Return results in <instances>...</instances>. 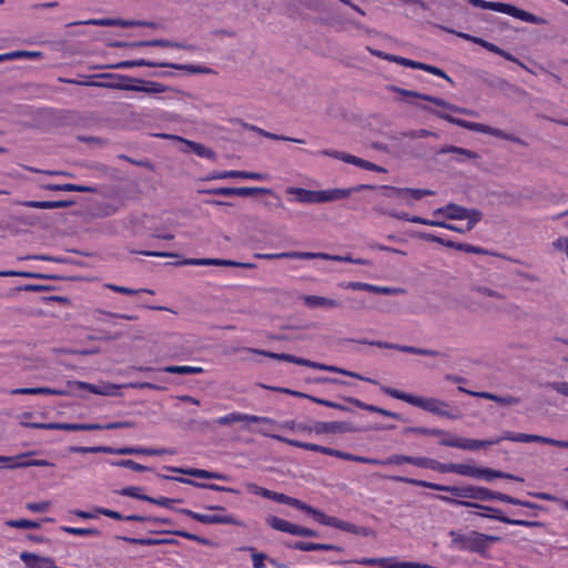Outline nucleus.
Instances as JSON below:
<instances>
[{
    "label": "nucleus",
    "mask_w": 568,
    "mask_h": 568,
    "mask_svg": "<svg viewBox=\"0 0 568 568\" xmlns=\"http://www.w3.org/2000/svg\"><path fill=\"white\" fill-rule=\"evenodd\" d=\"M387 478H389L390 480H394V481H398V483H406V484H410V485L418 486V487H424V488H429L433 490L449 493L454 497H456L455 499L460 500V501H465L464 499H475V500H481V501L496 499L499 501H504V498L506 497V494H503L499 491H493L488 488L473 486V485L463 486V487L447 486V485H440V484H435V483H430V481H426V480H422V479H414V478H408V477H403V476H388Z\"/></svg>",
    "instance_id": "f257e3e1"
},
{
    "label": "nucleus",
    "mask_w": 568,
    "mask_h": 568,
    "mask_svg": "<svg viewBox=\"0 0 568 568\" xmlns=\"http://www.w3.org/2000/svg\"><path fill=\"white\" fill-rule=\"evenodd\" d=\"M371 187H373L371 184H359L357 186L346 189L313 191L303 187L290 186L286 189V193L295 195V201H297L298 203L317 204L343 200L355 192H359L362 190H369Z\"/></svg>",
    "instance_id": "f03ea898"
},
{
    "label": "nucleus",
    "mask_w": 568,
    "mask_h": 568,
    "mask_svg": "<svg viewBox=\"0 0 568 568\" xmlns=\"http://www.w3.org/2000/svg\"><path fill=\"white\" fill-rule=\"evenodd\" d=\"M448 535L452 538L450 547L462 551L475 552L485 558L488 557L490 545L501 540L499 536L486 535L476 530L466 534L459 530H450Z\"/></svg>",
    "instance_id": "7ed1b4c3"
},
{
    "label": "nucleus",
    "mask_w": 568,
    "mask_h": 568,
    "mask_svg": "<svg viewBox=\"0 0 568 568\" xmlns=\"http://www.w3.org/2000/svg\"><path fill=\"white\" fill-rule=\"evenodd\" d=\"M382 392L393 398L406 402L415 407H418L425 412L432 413L439 417H446L450 419H455L456 416L449 412V404L447 402L440 400L435 397H422L415 396L396 388H392L388 386H382Z\"/></svg>",
    "instance_id": "20e7f679"
},
{
    "label": "nucleus",
    "mask_w": 568,
    "mask_h": 568,
    "mask_svg": "<svg viewBox=\"0 0 568 568\" xmlns=\"http://www.w3.org/2000/svg\"><path fill=\"white\" fill-rule=\"evenodd\" d=\"M135 67L171 68V69H175V70H183V71H187L190 73H200V74L215 73L214 70H212L211 68L204 67V65L178 64V63H171V62H155V61H150V60H145V59L120 61L118 63L108 64L102 68L103 69L123 70V69H130V68H135Z\"/></svg>",
    "instance_id": "39448f33"
},
{
    "label": "nucleus",
    "mask_w": 568,
    "mask_h": 568,
    "mask_svg": "<svg viewBox=\"0 0 568 568\" xmlns=\"http://www.w3.org/2000/svg\"><path fill=\"white\" fill-rule=\"evenodd\" d=\"M469 3H471L474 7L486 9V10H493L501 13L509 14L514 18H517L521 21L534 23V24H546L547 20L535 16L528 11H525L523 9H519L513 4L503 3V2H490L485 0H467Z\"/></svg>",
    "instance_id": "423d86ee"
},
{
    "label": "nucleus",
    "mask_w": 568,
    "mask_h": 568,
    "mask_svg": "<svg viewBox=\"0 0 568 568\" xmlns=\"http://www.w3.org/2000/svg\"><path fill=\"white\" fill-rule=\"evenodd\" d=\"M437 498L444 503L450 504V505H459L463 507H471L477 508L485 511H495L498 515L489 516L491 519H496L504 524H509L514 526H524V527H544V524L541 521H532V520H525V519H513L505 515H503L501 510L498 508H494L490 506L473 503V501H460L457 499H452V497L439 495Z\"/></svg>",
    "instance_id": "0eeeda50"
},
{
    "label": "nucleus",
    "mask_w": 568,
    "mask_h": 568,
    "mask_svg": "<svg viewBox=\"0 0 568 568\" xmlns=\"http://www.w3.org/2000/svg\"><path fill=\"white\" fill-rule=\"evenodd\" d=\"M424 111L437 116V118H440L449 123H453L455 125H458L460 128H464V129H467V130H470V131H475V132H480V133H486V134H489V135H493V136H496V138H500V139H504L505 136V131L500 130V129H496V128H491L489 125H486V124H483V123H476V122H469V121H466V120H463V119H458V118H455L448 113H444V112H440V111H437L433 108H429V106H426V105H422L420 106Z\"/></svg>",
    "instance_id": "6e6552de"
},
{
    "label": "nucleus",
    "mask_w": 568,
    "mask_h": 568,
    "mask_svg": "<svg viewBox=\"0 0 568 568\" xmlns=\"http://www.w3.org/2000/svg\"><path fill=\"white\" fill-rule=\"evenodd\" d=\"M454 474H458L462 476L473 477V478H484L487 481H491L495 478H506L516 480L519 483L524 481L523 477L504 473L500 470H495L491 468H480L473 465L467 464H454Z\"/></svg>",
    "instance_id": "1a4fd4ad"
},
{
    "label": "nucleus",
    "mask_w": 568,
    "mask_h": 568,
    "mask_svg": "<svg viewBox=\"0 0 568 568\" xmlns=\"http://www.w3.org/2000/svg\"><path fill=\"white\" fill-rule=\"evenodd\" d=\"M139 84H129V83H94V87L113 89V90H123V91H133V92H144L149 94H158L164 93L170 90L169 87L155 82V81H144L138 82Z\"/></svg>",
    "instance_id": "9d476101"
},
{
    "label": "nucleus",
    "mask_w": 568,
    "mask_h": 568,
    "mask_svg": "<svg viewBox=\"0 0 568 568\" xmlns=\"http://www.w3.org/2000/svg\"><path fill=\"white\" fill-rule=\"evenodd\" d=\"M162 136L182 143V148L180 149L182 153H194L199 158L207 159L211 161H215L217 159L215 151L202 143L191 141L174 134H163Z\"/></svg>",
    "instance_id": "9b49d317"
},
{
    "label": "nucleus",
    "mask_w": 568,
    "mask_h": 568,
    "mask_svg": "<svg viewBox=\"0 0 568 568\" xmlns=\"http://www.w3.org/2000/svg\"><path fill=\"white\" fill-rule=\"evenodd\" d=\"M200 193L223 195V196H251L257 194H274L273 190L258 186H242V187H214L199 191Z\"/></svg>",
    "instance_id": "f8f14e48"
},
{
    "label": "nucleus",
    "mask_w": 568,
    "mask_h": 568,
    "mask_svg": "<svg viewBox=\"0 0 568 568\" xmlns=\"http://www.w3.org/2000/svg\"><path fill=\"white\" fill-rule=\"evenodd\" d=\"M181 514H184L189 517H191L192 519L194 520H197L202 524H225V525H234V526H239V527H242L243 526V523L239 519H236L234 516L232 515H224V516H221V515H204V514H200V513H195L193 510H190V509H180L179 510Z\"/></svg>",
    "instance_id": "ddd939ff"
},
{
    "label": "nucleus",
    "mask_w": 568,
    "mask_h": 568,
    "mask_svg": "<svg viewBox=\"0 0 568 568\" xmlns=\"http://www.w3.org/2000/svg\"><path fill=\"white\" fill-rule=\"evenodd\" d=\"M369 345L377 346L381 348H389V349H397L403 353H409V354H416V355H423V356H430V357H442L445 358L446 354L429 349V348H420L415 346H407V345H399V344H393L388 342L383 341H372L369 342Z\"/></svg>",
    "instance_id": "4468645a"
},
{
    "label": "nucleus",
    "mask_w": 568,
    "mask_h": 568,
    "mask_svg": "<svg viewBox=\"0 0 568 568\" xmlns=\"http://www.w3.org/2000/svg\"><path fill=\"white\" fill-rule=\"evenodd\" d=\"M498 443H499V439L479 440V439H468V438H459V437H454L450 439H443L439 442V444L443 446L466 449V450H476V449L485 448L487 446L495 445Z\"/></svg>",
    "instance_id": "2eb2a0df"
},
{
    "label": "nucleus",
    "mask_w": 568,
    "mask_h": 568,
    "mask_svg": "<svg viewBox=\"0 0 568 568\" xmlns=\"http://www.w3.org/2000/svg\"><path fill=\"white\" fill-rule=\"evenodd\" d=\"M316 434H336L356 432V428L347 422H316L313 425Z\"/></svg>",
    "instance_id": "dca6fc26"
},
{
    "label": "nucleus",
    "mask_w": 568,
    "mask_h": 568,
    "mask_svg": "<svg viewBox=\"0 0 568 568\" xmlns=\"http://www.w3.org/2000/svg\"><path fill=\"white\" fill-rule=\"evenodd\" d=\"M237 422L263 423L273 425L275 422L272 418L241 413H231L220 417L216 423L220 425H230Z\"/></svg>",
    "instance_id": "f3484780"
},
{
    "label": "nucleus",
    "mask_w": 568,
    "mask_h": 568,
    "mask_svg": "<svg viewBox=\"0 0 568 568\" xmlns=\"http://www.w3.org/2000/svg\"><path fill=\"white\" fill-rule=\"evenodd\" d=\"M513 442H517V443H541V444H547V445H551V446H556V447H560V448H568V440H559V439H554V438H550V437H545V436H540V435H532V434L517 433V434L514 435V440Z\"/></svg>",
    "instance_id": "a211bd4d"
},
{
    "label": "nucleus",
    "mask_w": 568,
    "mask_h": 568,
    "mask_svg": "<svg viewBox=\"0 0 568 568\" xmlns=\"http://www.w3.org/2000/svg\"><path fill=\"white\" fill-rule=\"evenodd\" d=\"M230 178H240V179H247V180H255V181H262L267 179V174L258 173V172H250V171H223L213 173L207 180H222V179H230Z\"/></svg>",
    "instance_id": "6ab92c4d"
},
{
    "label": "nucleus",
    "mask_w": 568,
    "mask_h": 568,
    "mask_svg": "<svg viewBox=\"0 0 568 568\" xmlns=\"http://www.w3.org/2000/svg\"><path fill=\"white\" fill-rule=\"evenodd\" d=\"M169 470L174 473H180L184 475H189L196 478H203V479H219V480H227L229 477L221 473H214L209 471L205 469H197V468H179V467H168Z\"/></svg>",
    "instance_id": "aec40b11"
},
{
    "label": "nucleus",
    "mask_w": 568,
    "mask_h": 568,
    "mask_svg": "<svg viewBox=\"0 0 568 568\" xmlns=\"http://www.w3.org/2000/svg\"><path fill=\"white\" fill-rule=\"evenodd\" d=\"M161 478L165 479V480H176V481H180V483L192 485L194 487L204 488V489H211V490H215V491H226V493H232V494H240V490L231 488V487L219 486L216 484L199 483V481H195V480H192V479H187V478H183V477H173V476H168V475H161Z\"/></svg>",
    "instance_id": "412c9836"
},
{
    "label": "nucleus",
    "mask_w": 568,
    "mask_h": 568,
    "mask_svg": "<svg viewBox=\"0 0 568 568\" xmlns=\"http://www.w3.org/2000/svg\"><path fill=\"white\" fill-rule=\"evenodd\" d=\"M423 457H413L407 455H392L386 459H376L373 458L376 463H371L372 465H402V464H410L416 467H420Z\"/></svg>",
    "instance_id": "4be33fe9"
},
{
    "label": "nucleus",
    "mask_w": 568,
    "mask_h": 568,
    "mask_svg": "<svg viewBox=\"0 0 568 568\" xmlns=\"http://www.w3.org/2000/svg\"><path fill=\"white\" fill-rule=\"evenodd\" d=\"M72 200H60V201H24L21 204L32 209H65L74 205Z\"/></svg>",
    "instance_id": "5701e85b"
},
{
    "label": "nucleus",
    "mask_w": 568,
    "mask_h": 568,
    "mask_svg": "<svg viewBox=\"0 0 568 568\" xmlns=\"http://www.w3.org/2000/svg\"><path fill=\"white\" fill-rule=\"evenodd\" d=\"M372 189H377L379 193L388 199H393L398 201L399 203L410 205L412 203L408 202L406 193H400L405 191V187H396L390 185H381V186H374L372 185Z\"/></svg>",
    "instance_id": "b1692460"
},
{
    "label": "nucleus",
    "mask_w": 568,
    "mask_h": 568,
    "mask_svg": "<svg viewBox=\"0 0 568 568\" xmlns=\"http://www.w3.org/2000/svg\"><path fill=\"white\" fill-rule=\"evenodd\" d=\"M72 385H75L79 389H88L90 393L99 394V395H116L118 394V385H104L97 386L93 384H89L85 382H73Z\"/></svg>",
    "instance_id": "393cba45"
},
{
    "label": "nucleus",
    "mask_w": 568,
    "mask_h": 568,
    "mask_svg": "<svg viewBox=\"0 0 568 568\" xmlns=\"http://www.w3.org/2000/svg\"><path fill=\"white\" fill-rule=\"evenodd\" d=\"M322 454L334 456V457L342 458L345 460L356 462V463H363V464L375 463L373 460V458H371V457L357 456V455H353V454H349V453H346L343 450H338V449H334V448H329V447H325V446L322 449Z\"/></svg>",
    "instance_id": "a878e982"
},
{
    "label": "nucleus",
    "mask_w": 568,
    "mask_h": 568,
    "mask_svg": "<svg viewBox=\"0 0 568 568\" xmlns=\"http://www.w3.org/2000/svg\"><path fill=\"white\" fill-rule=\"evenodd\" d=\"M290 547H292L294 549L302 550V551H315V550L343 551V548L339 546L331 545V544H318V542L295 541Z\"/></svg>",
    "instance_id": "bb28decb"
},
{
    "label": "nucleus",
    "mask_w": 568,
    "mask_h": 568,
    "mask_svg": "<svg viewBox=\"0 0 568 568\" xmlns=\"http://www.w3.org/2000/svg\"><path fill=\"white\" fill-rule=\"evenodd\" d=\"M303 301L308 307L334 308L341 305L339 302L336 300L318 295H305L303 296Z\"/></svg>",
    "instance_id": "cd10ccee"
},
{
    "label": "nucleus",
    "mask_w": 568,
    "mask_h": 568,
    "mask_svg": "<svg viewBox=\"0 0 568 568\" xmlns=\"http://www.w3.org/2000/svg\"><path fill=\"white\" fill-rule=\"evenodd\" d=\"M260 434L263 435V436H270V434L264 432L263 429L260 430ZM271 437L276 439V440H278V442L286 443V444H288L291 446L300 447V448L307 449V450H314V452L322 453V449L324 448V446H321V445L303 443V442H300V440L285 438V437H283L281 435H271Z\"/></svg>",
    "instance_id": "c85d7f7f"
},
{
    "label": "nucleus",
    "mask_w": 568,
    "mask_h": 568,
    "mask_svg": "<svg viewBox=\"0 0 568 568\" xmlns=\"http://www.w3.org/2000/svg\"><path fill=\"white\" fill-rule=\"evenodd\" d=\"M446 153L457 154L458 158H456V160H458V161H464L465 159H467V160L479 159L478 153H476L471 150H468V149L458 148V146H454V145L444 146L437 151V154H446Z\"/></svg>",
    "instance_id": "c756f323"
},
{
    "label": "nucleus",
    "mask_w": 568,
    "mask_h": 568,
    "mask_svg": "<svg viewBox=\"0 0 568 568\" xmlns=\"http://www.w3.org/2000/svg\"><path fill=\"white\" fill-rule=\"evenodd\" d=\"M141 44H145V47L178 48V49H184V50L193 49V47L191 44L174 42V41L166 40V39L142 40Z\"/></svg>",
    "instance_id": "7c9ffc66"
},
{
    "label": "nucleus",
    "mask_w": 568,
    "mask_h": 568,
    "mask_svg": "<svg viewBox=\"0 0 568 568\" xmlns=\"http://www.w3.org/2000/svg\"><path fill=\"white\" fill-rule=\"evenodd\" d=\"M0 276L1 277L19 276V277H26V278H47V280L60 278L57 275H45V274H41V273L27 272V271H0Z\"/></svg>",
    "instance_id": "2f4dec72"
},
{
    "label": "nucleus",
    "mask_w": 568,
    "mask_h": 568,
    "mask_svg": "<svg viewBox=\"0 0 568 568\" xmlns=\"http://www.w3.org/2000/svg\"><path fill=\"white\" fill-rule=\"evenodd\" d=\"M266 523L270 527H272L275 530L287 532L293 535L295 529V524H292L287 520H284L282 518H278L276 516H270L266 518Z\"/></svg>",
    "instance_id": "473e14b6"
},
{
    "label": "nucleus",
    "mask_w": 568,
    "mask_h": 568,
    "mask_svg": "<svg viewBox=\"0 0 568 568\" xmlns=\"http://www.w3.org/2000/svg\"><path fill=\"white\" fill-rule=\"evenodd\" d=\"M420 468H429L439 473H454V464H443L435 459L423 457Z\"/></svg>",
    "instance_id": "72a5a7b5"
},
{
    "label": "nucleus",
    "mask_w": 568,
    "mask_h": 568,
    "mask_svg": "<svg viewBox=\"0 0 568 568\" xmlns=\"http://www.w3.org/2000/svg\"><path fill=\"white\" fill-rule=\"evenodd\" d=\"M163 372L170 374H180V375H195L204 372L202 367L199 366H179V365H170L162 368Z\"/></svg>",
    "instance_id": "f704fd0d"
},
{
    "label": "nucleus",
    "mask_w": 568,
    "mask_h": 568,
    "mask_svg": "<svg viewBox=\"0 0 568 568\" xmlns=\"http://www.w3.org/2000/svg\"><path fill=\"white\" fill-rule=\"evenodd\" d=\"M57 429L79 432V430H98L100 424H72V423H57Z\"/></svg>",
    "instance_id": "c9c22d12"
},
{
    "label": "nucleus",
    "mask_w": 568,
    "mask_h": 568,
    "mask_svg": "<svg viewBox=\"0 0 568 568\" xmlns=\"http://www.w3.org/2000/svg\"><path fill=\"white\" fill-rule=\"evenodd\" d=\"M115 538L121 539L129 544L145 545V546L163 545L164 542H166L165 540L153 539V538H132V537H126V536H115Z\"/></svg>",
    "instance_id": "e433bc0d"
},
{
    "label": "nucleus",
    "mask_w": 568,
    "mask_h": 568,
    "mask_svg": "<svg viewBox=\"0 0 568 568\" xmlns=\"http://www.w3.org/2000/svg\"><path fill=\"white\" fill-rule=\"evenodd\" d=\"M418 236L423 240H426L429 242H435V243L442 244L444 246L452 247V248L459 251L460 243H457V242H454L450 240H444V239H442L437 235L430 234V233H419Z\"/></svg>",
    "instance_id": "4c0bfd02"
},
{
    "label": "nucleus",
    "mask_w": 568,
    "mask_h": 568,
    "mask_svg": "<svg viewBox=\"0 0 568 568\" xmlns=\"http://www.w3.org/2000/svg\"><path fill=\"white\" fill-rule=\"evenodd\" d=\"M465 220H467L466 231H470L483 219V213L477 209L466 207Z\"/></svg>",
    "instance_id": "58836bf2"
},
{
    "label": "nucleus",
    "mask_w": 568,
    "mask_h": 568,
    "mask_svg": "<svg viewBox=\"0 0 568 568\" xmlns=\"http://www.w3.org/2000/svg\"><path fill=\"white\" fill-rule=\"evenodd\" d=\"M327 372H333V373L342 374V375H345V376L354 377V378H357V379H361V381H364V382H367V383H371V384H377V381H375V379L362 376V375H359V374H357L355 372L347 371L345 368H341V367H337V366L328 365Z\"/></svg>",
    "instance_id": "ea45409f"
},
{
    "label": "nucleus",
    "mask_w": 568,
    "mask_h": 568,
    "mask_svg": "<svg viewBox=\"0 0 568 568\" xmlns=\"http://www.w3.org/2000/svg\"><path fill=\"white\" fill-rule=\"evenodd\" d=\"M471 291L475 292V293H478L480 295L490 297V298L505 300V295L504 294H501L500 292L495 291L493 288H489V287H487L485 285H473L471 286Z\"/></svg>",
    "instance_id": "a19ab883"
},
{
    "label": "nucleus",
    "mask_w": 568,
    "mask_h": 568,
    "mask_svg": "<svg viewBox=\"0 0 568 568\" xmlns=\"http://www.w3.org/2000/svg\"><path fill=\"white\" fill-rule=\"evenodd\" d=\"M180 265H217L225 264L221 258H186Z\"/></svg>",
    "instance_id": "79ce46f5"
},
{
    "label": "nucleus",
    "mask_w": 568,
    "mask_h": 568,
    "mask_svg": "<svg viewBox=\"0 0 568 568\" xmlns=\"http://www.w3.org/2000/svg\"><path fill=\"white\" fill-rule=\"evenodd\" d=\"M32 466L48 467V466H53V464L45 459H30V460H24V462H14V464L8 465L9 468L32 467Z\"/></svg>",
    "instance_id": "37998d69"
},
{
    "label": "nucleus",
    "mask_w": 568,
    "mask_h": 568,
    "mask_svg": "<svg viewBox=\"0 0 568 568\" xmlns=\"http://www.w3.org/2000/svg\"><path fill=\"white\" fill-rule=\"evenodd\" d=\"M6 525L12 528L33 529L39 528L40 524L30 519H10Z\"/></svg>",
    "instance_id": "c03bdc74"
},
{
    "label": "nucleus",
    "mask_w": 568,
    "mask_h": 568,
    "mask_svg": "<svg viewBox=\"0 0 568 568\" xmlns=\"http://www.w3.org/2000/svg\"><path fill=\"white\" fill-rule=\"evenodd\" d=\"M446 211H448V219L450 220H465V206H460L455 203H448L446 205Z\"/></svg>",
    "instance_id": "a18cd8bd"
},
{
    "label": "nucleus",
    "mask_w": 568,
    "mask_h": 568,
    "mask_svg": "<svg viewBox=\"0 0 568 568\" xmlns=\"http://www.w3.org/2000/svg\"><path fill=\"white\" fill-rule=\"evenodd\" d=\"M403 193H406L408 202L410 203V200H420L424 196L427 195H434L435 192L427 189H409L405 187V191Z\"/></svg>",
    "instance_id": "49530a36"
},
{
    "label": "nucleus",
    "mask_w": 568,
    "mask_h": 568,
    "mask_svg": "<svg viewBox=\"0 0 568 568\" xmlns=\"http://www.w3.org/2000/svg\"><path fill=\"white\" fill-rule=\"evenodd\" d=\"M48 393V387H23L11 390L12 395H47Z\"/></svg>",
    "instance_id": "de8ad7c7"
},
{
    "label": "nucleus",
    "mask_w": 568,
    "mask_h": 568,
    "mask_svg": "<svg viewBox=\"0 0 568 568\" xmlns=\"http://www.w3.org/2000/svg\"><path fill=\"white\" fill-rule=\"evenodd\" d=\"M61 529L68 534L77 535V536H99L100 535V530H98L95 528H74V527L63 526Z\"/></svg>",
    "instance_id": "09e8293b"
},
{
    "label": "nucleus",
    "mask_w": 568,
    "mask_h": 568,
    "mask_svg": "<svg viewBox=\"0 0 568 568\" xmlns=\"http://www.w3.org/2000/svg\"><path fill=\"white\" fill-rule=\"evenodd\" d=\"M240 550L243 551H251L252 554V560H253V567L254 568H263L264 567V560L268 559V557L263 552H256L253 547L246 546L242 547Z\"/></svg>",
    "instance_id": "8fccbe9b"
},
{
    "label": "nucleus",
    "mask_w": 568,
    "mask_h": 568,
    "mask_svg": "<svg viewBox=\"0 0 568 568\" xmlns=\"http://www.w3.org/2000/svg\"><path fill=\"white\" fill-rule=\"evenodd\" d=\"M251 130H253V131H255V132H257V133H260L263 136L268 138V139L281 140V141H292V142H295V143H304L303 140L293 139V138H288V136H284V135H277V134L264 131L263 129H260V128L254 126V125H251Z\"/></svg>",
    "instance_id": "3c124183"
},
{
    "label": "nucleus",
    "mask_w": 568,
    "mask_h": 568,
    "mask_svg": "<svg viewBox=\"0 0 568 568\" xmlns=\"http://www.w3.org/2000/svg\"><path fill=\"white\" fill-rule=\"evenodd\" d=\"M61 191L95 193L97 187L90 186V185H79V184L65 183V184H61Z\"/></svg>",
    "instance_id": "603ef678"
},
{
    "label": "nucleus",
    "mask_w": 568,
    "mask_h": 568,
    "mask_svg": "<svg viewBox=\"0 0 568 568\" xmlns=\"http://www.w3.org/2000/svg\"><path fill=\"white\" fill-rule=\"evenodd\" d=\"M114 466H118V467H124V468H129V469H132L134 471H144V470H150L149 467L146 466H143L141 464H138L135 463L134 460L132 459H122V460H118V462H114L113 463Z\"/></svg>",
    "instance_id": "864d4df0"
},
{
    "label": "nucleus",
    "mask_w": 568,
    "mask_h": 568,
    "mask_svg": "<svg viewBox=\"0 0 568 568\" xmlns=\"http://www.w3.org/2000/svg\"><path fill=\"white\" fill-rule=\"evenodd\" d=\"M365 410L372 412V413H377V414H381L383 416L390 417L394 419L404 420V418L399 414L387 410L385 408H382V407H378L375 405L366 404Z\"/></svg>",
    "instance_id": "5fc2aeb1"
},
{
    "label": "nucleus",
    "mask_w": 568,
    "mask_h": 568,
    "mask_svg": "<svg viewBox=\"0 0 568 568\" xmlns=\"http://www.w3.org/2000/svg\"><path fill=\"white\" fill-rule=\"evenodd\" d=\"M504 503L516 505V506H521V507H527L530 509H542V506H540L538 504L527 501V500H521V499L511 497L509 495H506V497L504 498Z\"/></svg>",
    "instance_id": "6e6d98bb"
},
{
    "label": "nucleus",
    "mask_w": 568,
    "mask_h": 568,
    "mask_svg": "<svg viewBox=\"0 0 568 568\" xmlns=\"http://www.w3.org/2000/svg\"><path fill=\"white\" fill-rule=\"evenodd\" d=\"M141 490L142 488L141 487H136V486H129V487H124L120 490V495L122 496H129V497H133V498H136V499H140V500H144L145 501V498H149L148 495H143L141 494Z\"/></svg>",
    "instance_id": "4d7b16f0"
},
{
    "label": "nucleus",
    "mask_w": 568,
    "mask_h": 568,
    "mask_svg": "<svg viewBox=\"0 0 568 568\" xmlns=\"http://www.w3.org/2000/svg\"><path fill=\"white\" fill-rule=\"evenodd\" d=\"M254 257L256 258H264V260H282V258H292L296 260V251L294 252H283V253H275V254H254Z\"/></svg>",
    "instance_id": "13d9d810"
},
{
    "label": "nucleus",
    "mask_w": 568,
    "mask_h": 568,
    "mask_svg": "<svg viewBox=\"0 0 568 568\" xmlns=\"http://www.w3.org/2000/svg\"><path fill=\"white\" fill-rule=\"evenodd\" d=\"M71 453H80V454H95V453H104L109 452L106 446H94V447H82V446H71L69 448Z\"/></svg>",
    "instance_id": "bf43d9fd"
},
{
    "label": "nucleus",
    "mask_w": 568,
    "mask_h": 568,
    "mask_svg": "<svg viewBox=\"0 0 568 568\" xmlns=\"http://www.w3.org/2000/svg\"><path fill=\"white\" fill-rule=\"evenodd\" d=\"M406 291L402 287H389V286H373V292L375 294H383V295H399L404 294Z\"/></svg>",
    "instance_id": "052dcab7"
},
{
    "label": "nucleus",
    "mask_w": 568,
    "mask_h": 568,
    "mask_svg": "<svg viewBox=\"0 0 568 568\" xmlns=\"http://www.w3.org/2000/svg\"><path fill=\"white\" fill-rule=\"evenodd\" d=\"M106 287L112 290L113 292L121 293V294H124V295H134V294H138L140 292H146L149 294H153V291L146 290V288L133 290V288H129V287H125V286H119V285H114V284H108Z\"/></svg>",
    "instance_id": "680f3d73"
},
{
    "label": "nucleus",
    "mask_w": 568,
    "mask_h": 568,
    "mask_svg": "<svg viewBox=\"0 0 568 568\" xmlns=\"http://www.w3.org/2000/svg\"><path fill=\"white\" fill-rule=\"evenodd\" d=\"M419 70H424L428 73L440 77V78L447 80L448 82L453 83V80L447 75V73L444 70H442L435 65H430V64H426V63L422 62Z\"/></svg>",
    "instance_id": "e2e57ef3"
},
{
    "label": "nucleus",
    "mask_w": 568,
    "mask_h": 568,
    "mask_svg": "<svg viewBox=\"0 0 568 568\" xmlns=\"http://www.w3.org/2000/svg\"><path fill=\"white\" fill-rule=\"evenodd\" d=\"M374 210L376 212L381 213V214L389 215L392 217H395V219H398V220H403V221H408V222H412V219L414 216V215H409L406 212L387 211V210H384V209L377 207V206Z\"/></svg>",
    "instance_id": "0e129e2a"
},
{
    "label": "nucleus",
    "mask_w": 568,
    "mask_h": 568,
    "mask_svg": "<svg viewBox=\"0 0 568 568\" xmlns=\"http://www.w3.org/2000/svg\"><path fill=\"white\" fill-rule=\"evenodd\" d=\"M310 400H312L314 403H317L320 405L326 406V407L339 409V410H343V412H351L349 407L344 406V405L338 404V403H335V402L327 400V399H322V398H317V397H310Z\"/></svg>",
    "instance_id": "69168bd1"
},
{
    "label": "nucleus",
    "mask_w": 568,
    "mask_h": 568,
    "mask_svg": "<svg viewBox=\"0 0 568 568\" xmlns=\"http://www.w3.org/2000/svg\"><path fill=\"white\" fill-rule=\"evenodd\" d=\"M322 258L329 261L331 254L327 253H313V252H296V260H314Z\"/></svg>",
    "instance_id": "338daca9"
},
{
    "label": "nucleus",
    "mask_w": 568,
    "mask_h": 568,
    "mask_svg": "<svg viewBox=\"0 0 568 568\" xmlns=\"http://www.w3.org/2000/svg\"><path fill=\"white\" fill-rule=\"evenodd\" d=\"M106 449L109 452H105V454H112V455H139V447L113 448V447L106 446Z\"/></svg>",
    "instance_id": "774afa93"
}]
</instances>
